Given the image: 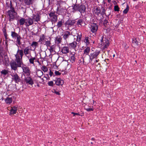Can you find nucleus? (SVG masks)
Returning <instances> with one entry per match:
<instances>
[{
	"instance_id": "nucleus-21",
	"label": "nucleus",
	"mask_w": 146,
	"mask_h": 146,
	"mask_svg": "<svg viewBox=\"0 0 146 146\" xmlns=\"http://www.w3.org/2000/svg\"><path fill=\"white\" fill-rule=\"evenodd\" d=\"M34 1V0H24V2L26 5H30L33 4Z\"/></svg>"
},
{
	"instance_id": "nucleus-32",
	"label": "nucleus",
	"mask_w": 146,
	"mask_h": 146,
	"mask_svg": "<svg viewBox=\"0 0 146 146\" xmlns=\"http://www.w3.org/2000/svg\"><path fill=\"white\" fill-rule=\"evenodd\" d=\"M64 21L62 20H61L60 21H58V22L57 23L56 26L58 28L60 27L62 25L63 23H64Z\"/></svg>"
},
{
	"instance_id": "nucleus-50",
	"label": "nucleus",
	"mask_w": 146,
	"mask_h": 146,
	"mask_svg": "<svg viewBox=\"0 0 146 146\" xmlns=\"http://www.w3.org/2000/svg\"><path fill=\"white\" fill-rule=\"evenodd\" d=\"M3 34H4V35L5 37V38L6 39H7V34L6 32V31L5 30V31H3Z\"/></svg>"
},
{
	"instance_id": "nucleus-14",
	"label": "nucleus",
	"mask_w": 146,
	"mask_h": 146,
	"mask_svg": "<svg viewBox=\"0 0 146 146\" xmlns=\"http://www.w3.org/2000/svg\"><path fill=\"white\" fill-rule=\"evenodd\" d=\"M16 96V94H14L13 96H12L11 97L6 98L5 100L6 102L8 104H10L12 102V101L15 100V99L14 100V97Z\"/></svg>"
},
{
	"instance_id": "nucleus-63",
	"label": "nucleus",
	"mask_w": 146,
	"mask_h": 146,
	"mask_svg": "<svg viewBox=\"0 0 146 146\" xmlns=\"http://www.w3.org/2000/svg\"><path fill=\"white\" fill-rule=\"evenodd\" d=\"M115 56V54H113V57H114Z\"/></svg>"
},
{
	"instance_id": "nucleus-58",
	"label": "nucleus",
	"mask_w": 146,
	"mask_h": 146,
	"mask_svg": "<svg viewBox=\"0 0 146 146\" xmlns=\"http://www.w3.org/2000/svg\"><path fill=\"white\" fill-rule=\"evenodd\" d=\"M108 3H110L111 1V0H108Z\"/></svg>"
},
{
	"instance_id": "nucleus-3",
	"label": "nucleus",
	"mask_w": 146,
	"mask_h": 146,
	"mask_svg": "<svg viewBox=\"0 0 146 146\" xmlns=\"http://www.w3.org/2000/svg\"><path fill=\"white\" fill-rule=\"evenodd\" d=\"M15 61L16 62L12 61L10 62L11 68L14 70H17L18 67H21V65L23 64L22 61H21L18 59H16Z\"/></svg>"
},
{
	"instance_id": "nucleus-42",
	"label": "nucleus",
	"mask_w": 146,
	"mask_h": 146,
	"mask_svg": "<svg viewBox=\"0 0 146 146\" xmlns=\"http://www.w3.org/2000/svg\"><path fill=\"white\" fill-rule=\"evenodd\" d=\"M129 10V7L128 5H127L126 8L123 11V13H124L126 14L127 13Z\"/></svg>"
},
{
	"instance_id": "nucleus-2",
	"label": "nucleus",
	"mask_w": 146,
	"mask_h": 146,
	"mask_svg": "<svg viewBox=\"0 0 146 146\" xmlns=\"http://www.w3.org/2000/svg\"><path fill=\"white\" fill-rule=\"evenodd\" d=\"M10 10L7 11V13L9 17V20L10 21L14 19L17 13L15 11L14 8L13 7L11 4L10 5Z\"/></svg>"
},
{
	"instance_id": "nucleus-15",
	"label": "nucleus",
	"mask_w": 146,
	"mask_h": 146,
	"mask_svg": "<svg viewBox=\"0 0 146 146\" xmlns=\"http://www.w3.org/2000/svg\"><path fill=\"white\" fill-rule=\"evenodd\" d=\"M75 20H71L69 19L65 23V25H68V26H71L75 23Z\"/></svg>"
},
{
	"instance_id": "nucleus-8",
	"label": "nucleus",
	"mask_w": 146,
	"mask_h": 146,
	"mask_svg": "<svg viewBox=\"0 0 146 146\" xmlns=\"http://www.w3.org/2000/svg\"><path fill=\"white\" fill-rule=\"evenodd\" d=\"M11 76L12 80L15 83H18L19 82H21V79L17 73L11 75Z\"/></svg>"
},
{
	"instance_id": "nucleus-10",
	"label": "nucleus",
	"mask_w": 146,
	"mask_h": 146,
	"mask_svg": "<svg viewBox=\"0 0 146 146\" xmlns=\"http://www.w3.org/2000/svg\"><path fill=\"white\" fill-rule=\"evenodd\" d=\"M22 68L25 74L28 76L30 75L31 71L29 67L25 66L22 67Z\"/></svg>"
},
{
	"instance_id": "nucleus-37",
	"label": "nucleus",
	"mask_w": 146,
	"mask_h": 146,
	"mask_svg": "<svg viewBox=\"0 0 146 146\" xmlns=\"http://www.w3.org/2000/svg\"><path fill=\"white\" fill-rule=\"evenodd\" d=\"M31 46H35V47L38 46V42L33 41L31 44Z\"/></svg>"
},
{
	"instance_id": "nucleus-12",
	"label": "nucleus",
	"mask_w": 146,
	"mask_h": 146,
	"mask_svg": "<svg viewBox=\"0 0 146 146\" xmlns=\"http://www.w3.org/2000/svg\"><path fill=\"white\" fill-rule=\"evenodd\" d=\"M100 53V51H96L93 53L91 54L90 56V59L92 60L94 58H96Z\"/></svg>"
},
{
	"instance_id": "nucleus-51",
	"label": "nucleus",
	"mask_w": 146,
	"mask_h": 146,
	"mask_svg": "<svg viewBox=\"0 0 146 146\" xmlns=\"http://www.w3.org/2000/svg\"><path fill=\"white\" fill-rule=\"evenodd\" d=\"M102 11L101 13V14H102V15H104L105 14V10L104 8L102 7Z\"/></svg>"
},
{
	"instance_id": "nucleus-45",
	"label": "nucleus",
	"mask_w": 146,
	"mask_h": 146,
	"mask_svg": "<svg viewBox=\"0 0 146 146\" xmlns=\"http://www.w3.org/2000/svg\"><path fill=\"white\" fill-rule=\"evenodd\" d=\"M48 86H53V82L52 81H50L48 83Z\"/></svg>"
},
{
	"instance_id": "nucleus-47",
	"label": "nucleus",
	"mask_w": 146,
	"mask_h": 146,
	"mask_svg": "<svg viewBox=\"0 0 146 146\" xmlns=\"http://www.w3.org/2000/svg\"><path fill=\"white\" fill-rule=\"evenodd\" d=\"M108 21L107 20L105 19L103 22V24L105 26H106V25H108Z\"/></svg>"
},
{
	"instance_id": "nucleus-28",
	"label": "nucleus",
	"mask_w": 146,
	"mask_h": 146,
	"mask_svg": "<svg viewBox=\"0 0 146 146\" xmlns=\"http://www.w3.org/2000/svg\"><path fill=\"white\" fill-rule=\"evenodd\" d=\"M19 35L15 31L11 32V36L13 38H16Z\"/></svg>"
},
{
	"instance_id": "nucleus-23",
	"label": "nucleus",
	"mask_w": 146,
	"mask_h": 146,
	"mask_svg": "<svg viewBox=\"0 0 146 146\" xmlns=\"http://www.w3.org/2000/svg\"><path fill=\"white\" fill-rule=\"evenodd\" d=\"M62 38L60 36L58 35L55 38V43L57 44H59L61 43L62 40Z\"/></svg>"
},
{
	"instance_id": "nucleus-5",
	"label": "nucleus",
	"mask_w": 146,
	"mask_h": 146,
	"mask_svg": "<svg viewBox=\"0 0 146 146\" xmlns=\"http://www.w3.org/2000/svg\"><path fill=\"white\" fill-rule=\"evenodd\" d=\"M100 37L101 38L100 40L101 42V44L102 46L104 48H107L110 44L109 40L104 36H100Z\"/></svg>"
},
{
	"instance_id": "nucleus-54",
	"label": "nucleus",
	"mask_w": 146,
	"mask_h": 146,
	"mask_svg": "<svg viewBox=\"0 0 146 146\" xmlns=\"http://www.w3.org/2000/svg\"><path fill=\"white\" fill-rule=\"evenodd\" d=\"M46 75L47 76H44V77L45 78H46V80H50V78L48 76V74H47Z\"/></svg>"
},
{
	"instance_id": "nucleus-6",
	"label": "nucleus",
	"mask_w": 146,
	"mask_h": 146,
	"mask_svg": "<svg viewBox=\"0 0 146 146\" xmlns=\"http://www.w3.org/2000/svg\"><path fill=\"white\" fill-rule=\"evenodd\" d=\"M24 55L23 50L22 49L20 50L18 49L16 54L15 55L16 59L18 60V59L19 60L22 61V58Z\"/></svg>"
},
{
	"instance_id": "nucleus-55",
	"label": "nucleus",
	"mask_w": 146,
	"mask_h": 146,
	"mask_svg": "<svg viewBox=\"0 0 146 146\" xmlns=\"http://www.w3.org/2000/svg\"><path fill=\"white\" fill-rule=\"evenodd\" d=\"M54 92L57 95H59L60 94L59 93V92L56 91L55 90L54 91Z\"/></svg>"
},
{
	"instance_id": "nucleus-62",
	"label": "nucleus",
	"mask_w": 146,
	"mask_h": 146,
	"mask_svg": "<svg viewBox=\"0 0 146 146\" xmlns=\"http://www.w3.org/2000/svg\"><path fill=\"white\" fill-rule=\"evenodd\" d=\"M23 0H19V1L20 2L23 1Z\"/></svg>"
},
{
	"instance_id": "nucleus-16",
	"label": "nucleus",
	"mask_w": 146,
	"mask_h": 146,
	"mask_svg": "<svg viewBox=\"0 0 146 146\" xmlns=\"http://www.w3.org/2000/svg\"><path fill=\"white\" fill-rule=\"evenodd\" d=\"M11 109L10 110V111L9 113V115H11V114H13L16 113V111L18 110V108L17 106H14L11 107Z\"/></svg>"
},
{
	"instance_id": "nucleus-53",
	"label": "nucleus",
	"mask_w": 146,
	"mask_h": 146,
	"mask_svg": "<svg viewBox=\"0 0 146 146\" xmlns=\"http://www.w3.org/2000/svg\"><path fill=\"white\" fill-rule=\"evenodd\" d=\"M71 113L74 115V116L76 115H80V114L78 113H74V112H71Z\"/></svg>"
},
{
	"instance_id": "nucleus-18",
	"label": "nucleus",
	"mask_w": 146,
	"mask_h": 146,
	"mask_svg": "<svg viewBox=\"0 0 146 146\" xmlns=\"http://www.w3.org/2000/svg\"><path fill=\"white\" fill-rule=\"evenodd\" d=\"M137 40L138 38H135L133 39L132 45L133 47H137L138 46L139 42Z\"/></svg>"
},
{
	"instance_id": "nucleus-27",
	"label": "nucleus",
	"mask_w": 146,
	"mask_h": 146,
	"mask_svg": "<svg viewBox=\"0 0 146 146\" xmlns=\"http://www.w3.org/2000/svg\"><path fill=\"white\" fill-rule=\"evenodd\" d=\"M36 74L38 77L40 78L43 74V73L41 70H38L36 72Z\"/></svg>"
},
{
	"instance_id": "nucleus-24",
	"label": "nucleus",
	"mask_w": 146,
	"mask_h": 146,
	"mask_svg": "<svg viewBox=\"0 0 146 146\" xmlns=\"http://www.w3.org/2000/svg\"><path fill=\"white\" fill-rule=\"evenodd\" d=\"M24 54L26 56L29 54H30V49L29 47H26L23 50Z\"/></svg>"
},
{
	"instance_id": "nucleus-41",
	"label": "nucleus",
	"mask_w": 146,
	"mask_h": 146,
	"mask_svg": "<svg viewBox=\"0 0 146 146\" xmlns=\"http://www.w3.org/2000/svg\"><path fill=\"white\" fill-rule=\"evenodd\" d=\"M96 70H101V67L100 65V64H98L96 65V66L95 67Z\"/></svg>"
},
{
	"instance_id": "nucleus-17",
	"label": "nucleus",
	"mask_w": 146,
	"mask_h": 146,
	"mask_svg": "<svg viewBox=\"0 0 146 146\" xmlns=\"http://www.w3.org/2000/svg\"><path fill=\"white\" fill-rule=\"evenodd\" d=\"M18 22L20 26H23L24 25L26 26V19L24 18H21L18 20Z\"/></svg>"
},
{
	"instance_id": "nucleus-48",
	"label": "nucleus",
	"mask_w": 146,
	"mask_h": 146,
	"mask_svg": "<svg viewBox=\"0 0 146 146\" xmlns=\"http://www.w3.org/2000/svg\"><path fill=\"white\" fill-rule=\"evenodd\" d=\"M54 46V45L49 46L50 47V48L49 49L51 52H52L53 51Z\"/></svg>"
},
{
	"instance_id": "nucleus-20",
	"label": "nucleus",
	"mask_w": 146,
	"mask_h": 146,
	"mask_svg": "<svg viewBox=\"0 0 146 146\" xmlns=\"http://www.w3.org/2000/svg\"><path fill=\"white\" fill-rule=\"evenodd\" d=\"M55 84L58 86H62L64 84V81L60 78H58L55 81Z\"/></svg>"
},
{
	"instance_id": "nucleus-64",
	"label": "nucleus",
	"mask_w": 146,
	"mask_h": 146,
	"mask_svg": "<svg viewBox=\"0 0 146 146\" xmlns=\"http://www.w3.org/2000/svg\"><path fill=\"white\" fill-rule=\"evenodd\" d=\"M21 9H23V7H21Z\"/></svg>"
},
{
	"instance_id": "nucleus-9",
	"label": "nucleus",
	"mask_w": 146,
	"mask_h": 146,
	"mask_svg": "<svg viewBox=\"0 0 146 146\" xmlns=\"http://www.w3.org/2000/svg\"><path fill=\"white\" fill-rule=\"evenodd\" d=\"M72 35V33L68 31H65L62 35L64 39L66 40L68 38Z\"/></svg>"
},
{
	"instance_id": "nucleus-59",
	"label": "nucleus",
	"mask_w": 146,
	"mask_h": 146,
	"mask_svg": "<svg viewBox=\"0 0 146 146\" xmlns=\"http://www.w3.org/2000/svg\"><path fill=\"white\" fill-rule=\"evenodd\" d=\"M98 60H95V62L96 63V62H98Z\"/></svg>"
},
{
	"instance_id": "nucleus-4",
	"label": "nucleus",
	"mask_w": 146,
	"mask_h": 146,
	"mask_svg": "<svg viewBox=\"0 0 146 146\" xmlns=\"http://www.w3.org/2000/svg\"><path fill=\"white\" fill-rule=\"evenodd\" d=\"M73 9L75 11H79L81 13H84L85 11L86 7L84 5L82 4H78L76 3L74 5Z\"/></svg>"
},
{
	"instance_id": "nucleus-1",
	"label": "nucleus",
	"mask_w": 146,
	"mask_h": 146,
	"mask_svg": "<svg viewBox=\"0 0 146 146\" xmlns=\"http://www.w3.org/2000/svg\"><path fill=\"white\" fill-rule=\"evenodd\" d=\"M40 17L38 15H33L32 18L29 17L26 19V26L28 27L33 24L36 25L40 21Z\"/></svg>"
},
{
	"instance_id": "nucleus-36",
	"label": "nucleus",
	"mask_w": 146,
	"mask_h": 146,
	"mask_svg": "<svg viewBox=\"0 0 146 146\" xmlns=\"http://www.w3.org/2000/svg\"><path fill=\"white\" fill-rule=\"evenodd\" d=\"M100 12L101 11L99 7H97L95 10V13L97 15L100 14Z\"/></svg>"
},
{
	"instance_id": "nucleus-35",
	"label": "nucleus",
	"mask_w": 146,
	"mask_h": 146,
	"mask_svg": "<svg viewBox=\"0 0 146 146\" xmlns=\"http://www.w3.org/2000/svg\"><path fill=\"white\" fill-rule=\"evenodd\" d=\"M36 60V58L35 57H31V58H29V62L30 64L34 65V60Z\"/></svg>"
},
{
	"instance_id": "nucleus-29",
	"label": "nucleus",
	"mask_w": 146,
	"mask_h": 146,
	"mask_svg": "<svg viewBox=\"0 0 146 146\" xmlns=\"http://www.w3.org/2000/svg\"><path fill=\"white\" fill-rule=\"evenodd\" d=\"M90 51V47H87L84 50V54L86 55H88Z\"/></svg>"
},
{
	"instance_id": "nucleus-49",
	"label": "nucleus",
	"mask_w": 146,
	"mask_h": 146,
	"mask_svg": "<svg viewBox=\"0 0 146 146\" xmlns=\"http://www.w3.org/2000/svg\"><path fill=\"white\" fill-rule=\"evenodd\" d=\"M85 109L88 111H93V109L91 108H86Z\"/></svg>"
},
{
	"instance_id": "nucleus-38",
	"label": "nucleus",
	"mask_w": 146,
	"mask_h": 146,
	"mask_svg": "<svg viewBox=\"0 0 146 146\" xmlns=\"http://www.w3.org/2000/svg\"><path fill=\"white\" fill-rule=\"evenodd\" d=\"M1 72V74L5 75L8 73V71L4 69L2 70Z\"/></svg>"
},
{
	"instance_id": "nucleus-30",
	"label": "nucleus",
	"mask_w": 146,
	"mask_h": 146,
	"mask_svg": "<svg viewBox=\"0 0 146 146\" xmlns=\"http://www.w3.org/2000/svg\"><path fill=\"white\" fill-rule=\"evenodd\" d=\"M90 38L88 37H85L84 40V41L87 45L89 44L90 42Z\"/></svg>"
},
{
	"instance_id": "nucleus-52",
	"label": "nucleus",
	"mask_w": 146,
	"mask_h": 146,
	"mask_svg": "<svg viewBox=\"0 0 146 146\" xmlns=\"http://www.w3.org/2000/svg\"><path fill=\"white\" fill-rule=\"evenodd\" d=\"M55 74L57 75H60L61 74V73H60L58 71H56L55 72Z\"/></svg>"
},
{
	"instance_id": "nucleus-34",
	"label": "nucleus",
	"mask_w": 146,
	"mask_h": 146,
	"mask_svg": "<svg viewBox=\"0 0 146 146\" xmlns=\"http://www.w3.org/2000/svg\"><path fill=\"white\" fill-rule=\"evenodd\" d=\"M5 53V51L3 50V48L0 47V56L3 58V55H4Z\"/></svg>"
},
{
	"instance_id": "nucleus-13",
	"label": "nucleus",
	"mask_w": 146,
	"mask_h": 146,
	"mask_svg": "<svg viewBox=\"0 0 146 146\" xmlns=\"http://www.w3.org/2000/svg\"><path fill=\"white\" fill-rule=\"evenodd\" d=\"M98 26L96 24H92L91 27V31L93 33H96L98 29Z\"/></svg>"
},
{
	"instance_id": "nucleus-40",
	"label": "nucleus",
	"mask_w": 146,
	"mask_h": 146,
	"mask_svg": "<svg viewBox=\"0 0 146 146\" xmlns=\"http://www.w3.org/2000/svg\"><path fill=\"white\" fill-rule=\"evenodd\" d=\"M41 69L44 72H47L48 71V68L45 66H42Z\"/></svg>"
},
{
	"instance_id": "nucleus-61",
	"label": "nucleus",
	"mask_w": 146,
	"mask_h": 146,
	"mask_svg": "<svg viewBox=\"0 0 146 146\" xmlns=\"http://www.w3.org/2000/svg\"><path fill=\"white\" fill-rule=\"evenodd\" d=\"M91 139L93 141H94L95 140V139H94V138H92Z\"/></svg>"
},
{
	"instance_id": "nucleus-11",
	"label": "nucleus",
	"mask_w": 146,
	"mask_h": 146,
	"mask_svg": "<svg viewBox=\"0 0 146 146\" xmlns=\"http://www.w3.org/2000/svg\"><path fill=\"white\" fill-rule=\"evenodd\" d=\"M25 81L26 83L28 84L32 85L34 84L33 79L30 77H26L25 79Z\"/></svg>"
},
{
	"instance_id": "nucleus-57",
	"label": "nucleus",
	"mask_w": 146,
	"mask_h": 146,
	"mask_svg": "<svg viewBox=\"0 0 146 146\" xmlns=\"http://www.w3.org/2000/svg\"><path fill=\"white\" fill-rule=\"evenodd\" d=\"M10 87H14V86L13 85H9V88H10Z\"/></svg>"
},
{
	"instance_id": "nucleus-60",
	"label": "nucleus",
	"mask_w": 146,
	"mask_h": 146,
	"mask_svg": "<svg viewBox=\"0 0 146 146\" xmlns=\"http://www.w3.org/2000/svg\"><path fill=\"white\" fill-rule=\"evenodd\" d=\"M1 57H2L1 56H0V64L1 63L2 61H1Z\"/></svg>"
},
{
	"instance_id": "nucleus-43",
	"label": "nucleus",
	"mask_w": 146,
	"mask_h": 146,
	"mask_svg": "<svg viewBox=\"0 0 146 146\" xmlns=\"http://www.w3.org/2000/svg\"><path fill=\"white\" fill-rule=\"evenodd\" d=\"M119 8L118 5H115L114 7V10L115 11H118L119 10Z\"/></svg>"
},
{
	"instance_id": "nucleus-39",
	"label": "nucleus",
	"mask_w": 146,
	"mask_h": 146,
	"mask_svg": "<svg viewBox=\"0 0 146 146\" xmlns=\"http://www.w3.org/2000/svg\"><path fill=\"white\" fill-rule=\"evenodd\" d=\"M75 59L76 58L74 56V55H72L70 58V60L72 63H73L74 62Z\"/></svg>"
},
{
	"instance_id": "nucleus-56",
	"label": "nucleus",
	"mask_w": 146,
	"mask_h": 146,
	"mask_svg": "<svg viewBox=\"0 0 146 146\" xmlns=\"http://www.w3.org/2000/svg\"><path fill=\"white\" fill-rule=\"evenodd\" d=\"M53 74V72H52L51 70L49 72V75L50 76H51Z\"/></svg>"
},
{
	"instance_id": "nucleus-22",
	"label": "nucleus",
	"mask_w": 146,
	"mask_h": 146,
	"mask_svg": "<svg viewBox=\"0 0 146 146\" xmlns=\"http://www.w3.org/2000/svg\"><path fill=\"white\" fill-rule=\"evenodd\" d=\"M69 48L68 46L63 47L61 50L62 52L64 54H66L69 52Z\"/></svg>"
},
{
	"instance_id": "nucleus-26",
	"label": "nucleus",
	"mask_w": 146,
	"mask_h": 146,
	"mask_svg": "<svg viewBox=\"0 0 146 146\" xmlns=\"http://www.w3.org/2000/svg\"><path fill=\"white\" fill-rule=\"evenodd\" d=\"M69 46H70L72 48H74L77 46V44L76 42L74 41L71 43L69 44Z\"/></svg>"
},
{
	"instance_id": "nucleus-19",
	"label": "nucleus",
	"mask_w": 146,
	"mask_h": 146,
	"mask_svg": "<svg viewBox=\"0 0 146 146\" xmlns=\"http://www.w3.org/2000/svg\"><path fill=\"white\" fill-rule=\"evenodd\" d=\"M4 61L3 60H2V62H3V63L4 64H5L6 66H7L9 65V58L7 55H5L4 56Z\"/></svg>"
},
{
	"instance_id": "nucleus-44",
	"label": "nucleus",
	"mask_w": 146,
	"mask_h": 146,
	"mask_svg": "<svg viewBox=\"0 0 146 146\" xmlns=\"http://www.w3.org/2000/svg\"><path fill=\"white\" fill-rule=\"evenodd\" d=\"M46 44L47 47L50 46L51 44L50 41L49 40L46 41Z\"/></svg>"
},
{
	"instance_id": "nucleus-46",
	"label": "nucleus",
	"mask_w": 146,
	"mask_h": 146,
	"mask_svg": "<svg viewBox=\"0 0 146 146\" xmlns=\"http://www.w3.org/2000/svg\"><path fill=\"white\" fill-rule=\"evenodd\" d=\"M81 35H78L77 36V41H79L81 40Z\"/></svg>"
},
{
	"instance_id": "nucleus-33",
	"label": "nucleus",
	"mask_w": 146,
	"mask_h": 146,
	"mask_svg": "<svg viewBox=\"0 0 146 146\" xmlns=\"http://www.w3.org/2000/svg\"><path fill=\"white\" fill-rule=\"evenodd\" d=\"M16 38H17L16 42H17V43L19 45H20L21 44V40L22 38L19 35Z\"/></svg>"
},
{
	"instance_id": "nucleus-25",
	"label": "nucleus",
	"mask_w": 146,
	"mask_h": 146,
	"mask_svg": "<svg viewBox=\"0 0 146 146\" xmlns=\"http://www.w3.org/2000/svg\"><path fill=\"white\" fill-rule=\"evenodd\" d=\"M84 23V21L83 19H80L78 20L77 22V25L79 27H81L82 26V25Z\"/></svg>"
},
{
	"instance_id": "nucleus-7",
	"label": "nucleus",
	"mask_w": 146,
	"mask_h": 146,
	"mask_svg": "<svg viewBox=\"0 0 146 146\" xmlns=\"http://www.w3.org/2000/svg\"><path fill=\"white\" fill-rule=\"evenodd\" d=\"M49 16L51 18V21L52 22L55 23L57 22L58 19L57 15L55 14L54 13L50 12L49 14Z\"/></svg>"
},
{
	"instance_id": "nucleus-31",
	"label": "nucleus",
	"mask_w": 146,
	"mask_h": 146,
	"mask_svg": "<svg viewBox=\"0 0 146 146\" xmlns=\"http://www.w3.org/2000/svg\"><path fill=\"white\" fill-rule=\"evenodd\" d=\"M45 38V37L44 35H42L40 36V38L38 41V42H40L41 44H42V42L44 40Z\"/></svg>"
}]
</instances>
